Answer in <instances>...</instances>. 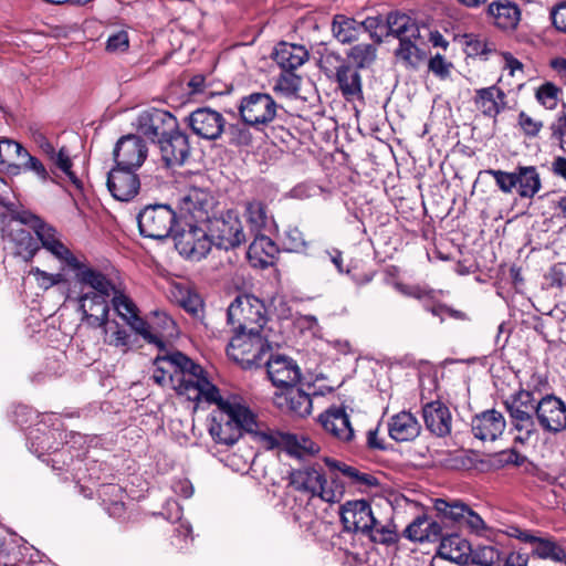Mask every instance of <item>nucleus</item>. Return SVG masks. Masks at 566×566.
Instances as JSON below:
<instances>
[{"instance_id":"obj_55","label":"nucleus","mask_w":566,"mask_h":566,"mask_svg":"<svg viewBox=\"0 0 566 566\" xmlns=\"http://www.w3.org/2000/svg\"><path fill=\"white\" fill-rule=\"evenodd\" d=\"M111 325L114 326L115 329L109 335L107 340L108 345L120 348L126 353L132 346L130 334L116 321H112Z\"/></svg>"},{"instance_id":"obj_6","label":"nucleus","mask_w":566,"mask_h":566,"mask_svg":"<svg viewBox=\"0 0 566 566\" xmlns=\"http://www.w3.org/2000/svg\"><path fill=\"white\" fill-rule=\"evenodd\" d=\"M504 406L509 412L510 420L515 430L528 440L536 433V417L538 399L528 390H518L510 396ZM522 440V437H518Z\"/></svg>"},{"instance_id":"obj_29","label":"nucleus","mask_w":566,"mask_h":566,"mask_svg":"<svg viewBox=\"0 0 566 566\" xmlns=\"http://www.w3.org/2000/svg\"><path fill=\"white\" fill-rule=\"evenodd\" d=\"M471 549L472 546L468 541L448 532L440 543L438 554L448 562L468 564Z\"/></svg>"},{"instance_id":"obj_38","label":"nucleus","mask_w":566,"mask_h":566,"mask_svg":"<svg viewBox=\"0 0 566 566\" xmlns=\"http://www.w3.org/2000/svg\"><path fill=\"white\" fill-rule=\"evenodd\" d=\"M552 138L558 140L560 148L566 153V113L563 112L549 126ZM553 171L566 179V158L557 157L553 161Z\"/></svg>"},{"instance_id":"obj_57","label":"nucleus","mask_w":566,"mask_h":566,"mask_svg":"<svg viewBox=\"0 0 566 566\" xmlns=\"http://www.w3.org/2000/svg\"><path fill=\"white\" fill-rule=\"evenodd\" d=\"M463 527L478 535L486 531V524L483 518L469 505L467 506V512L463 514V520L461 521L459 528Z\"/></svg>"},{"instance_id":"obj_28","label":"nucleus","mask_w":566,"mask_h":566,"mask_svg":"<svg viewBox=\"0 0 566 566\" xmlns=\"http://www.w3.org/2000/svg\"><path fill=\"white\" fill-rule=\"evenodd\" d=\"M275 402L280 408H286L297 417H306L312 412V398L295 386L275 396Z\"/></svg>"},{"instance_id":"obj_30","label":"nucleus","mask_w":566,"mask_h":566,"mask_svg":"<svg viewBox=\"0 0 566 566\" xmlns=\"http://www.w3.org/2000/svg\"><path fill=\"white\" fill-rule=\"evenodd\" d=\"M334 78L346 101L352 102L363 98V81L357 67L347 63Z\"/></svg>"},{"instance_id":"obj_10","label":"nucleus","mask_w":566,"mask_h":566,"mask_svg":"<svg viewBox=\"0 0 566 566\" xmlns=\"http://www.w3.org/2000/svg\"><path fill=\"white\" fill-rule=\"evenodd\" d=\"M213 197L201 188H189L178 200L177 219L185 224H207L211 217Z\"/></svg>"},{"instance_id":"obj_7","label":"nucleus","mask_w":566,"mask_h":566,"mask_svg":"<svg viewBox=\"0 0 566 566\" xmlns=\"http://www.w3.org/2000/svg\"><path fill=\"white\" fill-rule=\"evenodd\" d=\"M282 108L274 98L262 92H253L240 99L238 111L244 123L256 130H263L277 116V111Z\"/></svg>"},{"instance_id":"obj_13","label":"nucleus","mask_w":566,"mask_h":566,"mask_svg":"<svg viewBox=\"0 0 566 566\" xmlns=\"http://www.w3.org/2000/svg\"><path fill=\"white\" fill-rule=\"evenodd\" d=\"M340 521L346 532L371 534L378 524L367 500L347 501L340 506Z\"/></svg>"},{"instance_id":"obj_14","label":"nucleus","mask_w":566,"mask_h":566,"mask_svg":"<svg viewBox=\"0 0 566 566\" xmlns=\"http://www.w3.org/2000/svg\"><path fill=\"white\" fill-rule=\"evenodd\" d=\"M177 126V118L172 114L156 108L143 112L137 118L138 132L157 145Z\"/></svg>"},{"instance_id":"obj_49","label":"nucleus","mask_w":566,"mask_h":566,"mask_svg":"<svg viewBox=\"0 0 566 566\" xmlns=\"http://www.w3.org/2000/svg\"><path fill=\"white\" fill-rule=\"evenodd\" d=\"M464 39L465 50L470 56H488L490 53L495 51L494 43L489 42L485 38H482L480 35L465 34Z\"/></svg>"},{"instance_id":"obj_48","label":"nucleus","mask_w":566,"mask_h":566,"mask_svg":"<svg viewBox=\"0 0 566 566\" xmlns=\"http://www.w3.org/2000/svg\"><path fill=\"white\" fill-rule=\"evenodd\" d=\"M112 305L117 315L127 321V315H136L139 313L137 305L122 290H117L112 296Z\"/></svg>"},{"instance_id":"obj_22","label":"nucleus","mask_w":566,"mask_h":566,"mask_svg":"<svg viewBox=\"0 0 566 566\" xmlns=\"http://www.w3.org/2000/svg\"><path fill=\"white\" fill-rule=\"evenodd\" d=\"M324 430L343 442H350L354 439V429L349 416L343 407L332 406L318 418Z\"/></svg>"},{"instance_id":"obj_53","label":"nucleus","mask_w":566,"mask_h":566,"mask_svg":"<svg viewBox=\"0 0 566 566\" xmlns=\"http://www.w3.org/2000/svg\"><path fill=\"white\" fill-rule=\"evenodd\" d=\"M182 308L189 313L195 319L201 322L207 326L203 322V310L205 304L202 298L196 293H188L182 297L180 302Z\"/></svg>"},{"instance_id":"obj_1","label":"nucleus","mask_w":566,"mask_h":566,"mask_svg":"<svg viewBox=\"0 0 566 566\" xmlns=\"http://www.w3.org/2000/svg\"><path fill=\"white\" fill-rule=\"evenodd\" d=\"M212 403L217 409L210 417L209 433L219 444L233 446L244 433L259 436V424L254 412L237 396H220Z\"/></svg>"},{"instance_id":"obj_4","label":"nucleus","mask_w":566,"mask_h":566,"mask_svg":"<svg viewBox=\"0 0 566 566\" xmlns=\"http://www.w3.org/2000/svg\"><path fill=\"white\" fill-rule=\"evenodd\" d=\"M266 321L263 302L253 295H238L227 311V322L233 327V333L261 332Z\"/></svg>"},{"instance_id":"obj_34","label":"nucleus","mask_w":566,"mask_h":566,"mask_svg":"<svg viewBox=\"0 0 566 566\" xmlns=\"http://www.w3.org/2000/svg\"><path fill=\"white\" fill-rule=\"evenodd\" d=\"M515 185L521 198L532 199L542 188L539 174L534 166H516Z\"/></svg>"},{"instance_id":"obj_62","label":"nucleus","mask_w":566,"mask_h":566,"mask_svg":"<svg viewBox=\"0 0 566 566\" xmlns=\"http://www.w3.org/2000/svg\"><path fill=\"white\" fill-rule=\"evenodd\" d=\"M558 88L552 83H545L536 91L537 101L546 108L552 109L557 104Z\"/></svg>"},{"instance_id":"obj_60","label":"nucleus","mask_w":566,"mask_h":566,"mask_svg":"<svg viewBox=\"0 0 566 566\" xmlns=\"http://www.w3.org/2000/svg\"><path fill=\"white\" fill-rule=\"evenodd\" d=\"M517 125L526 137L535 138L538 136L543 128V122L532 118L524 111H521L517 116Z\"/></svg>"},{"instance_id":"obj_33","label":"nucleus","mask_w":566,"mask_h":566,"mask_svg":"<svg viewBox=\"0 0 566 566\" xmlns=\"http://www.w3.org/2000/svg\"><path fill=\"white\" fill-rule=\"evenodd\" d=\"M385 36H395L398 40L401 38L413 36L420 38V30L417 22L408 14L398 11L390 12L386 17V32Z\"/></svg>"},{"instance_id":"obj_25","label":"nucleus","mask_w":566,"mask_h":566,"mask_svg":"<svg viewBox=\"0 0 566 566\" xmlns=\"http://www.w3.org/2000/svg\"><path fill=\"white\" fill-rule=\"evenodd\" d=\"M42 247L53 254L57 260L65 263L70 269L78 268L77 258L56 237V230L46 222L35 233Z\"/></svg>"},{"instance_id":"obj_36","label":"nucleus","mask_w":566,"mask_h":566,"mask_svg":"<svg viewBox=\"0 0 566 566\" xmlns=\"http://www.w3.org/2000/svg\"><path fill=\"white\" fill-rule=\"evenodd\" d=\"M467 506L461 501H448L444 499H436L433 504L437 517L443 523L446 528L460 527L463 514L467 512Z\"/></svg>"},{"instance_id":"obj_41","label":"nucleus","mask_w":566,"mask_h":566,"mask_svg":"<svg viewBox=\"0 0 566 566\" xmlns=\"http://www.w3.org/2000/svg\"><path fill=\"white\" fill-rule=\"evenodd\" d=\"M469 562L479 566H501L502 552L491 545L472 547Z\"/></svg>"},{"instance_id":"obj_16","label":"nucleus","mask_w":566,"mask_h":566,"mask_svg":"<svg viewBox=\"0 0 566 566\" xmlns=\"http://www.w3.org/2000/svg\"><path fill=\"white\" fill-rule=\"evenodd\" d=\"M147 146L140 136L129 134L122 136L113 150L117 167L137 170L146 160Z\"/></svg>"},{"instance_id":"obj_3","label":"nucleus","mask_w":566,"mask_h":566,"mask_svg":"<svg viewBox=\"0 0 566 566\" xmlns=\"http://www.w3.org/2000/svg\"><path fill=\"white\" fill-rule=\"evenodd\" d=\"M271 349L261 332H237L227 346V355L243 369H252L263 365Z\"/></svg>"},{"instance_id":"obj_15","label":"nucleus","mask_w":566,"mask_h":566,"mask_svg":"<svg viewBox=\"0 0 566 566\" xmlns=\"http://www.w3.org/2000/svg\"><path fill=\"white\" fill-rule=\"evenodd\" d=\"M536 423L544 432L559 433L566 429V402L547 394L538 399Z\"/></svg>"},{"instance_id":"obj_26","label":"nucleus","mask_w":566,"mask_h":566,"mask_svg":"<svg viewBox=\"0 0 566 566\" xmlns=\"http://www.w3.org/2000/svg\"><path fill=\"white\" fill-rule=\"evenodd\" d=\"M78 268H71L75 271V280L82 284L92 287V293L101 295L113 296L118 290L114 283L101 271L87 266L85 263L77 260Z\"/></svg>"},{"instance_id":"obj_47","label":"nucleus","mask_w":566,"mask_h":566,"mask_svg":"<svg viewBox=\"0 0 566 566\" xmlns=\"http://www.w3.org/2000/svg\"><path fill=\"white\" fill-rule=\"evenodd\" d=\"M361 34L368 33L375 44L382 43L386 32V19L382 15L367 17L365 20L359 21Z\"/></svg>"},{"instance_id":"obj_12","label":"nucleus","mask_w":566,"mask_h":566,"mask_svg":"<svg viewBox=\"0 0 566 566\" xmlns=\"http://www.w3.org/2000/svg\"><path fill=\"white\" fill-rule=\"evenodd\" d=\"M260 440L270 450L279 448L297 458L314 455L321 450L318 443L305 434L284 431L262 432Z\"/></svg>"},{"instance_id":"obj_35","label":"nucleus","mask_w":566,"mask_h":566,"mask_svg":"<svg viewBox=\"0 0 566 566\" xmlns=\"http://www.w3.org/2000/svg\"><path fill=\"white\" fill-rule=\"evenodd\" d=\"M333 36L342 44H350L361 35L360 24L353 17L335 14L331 25Z\"/></svg>"},{"instance_id":"obj_32","label":"nucleus","mask_w":566,"mask_h":566,"mask_svg":"<svg viewBox=\"0 0 566 566\" xmlns=\"http://www.w3.org/2000/svg\"><path fill=\"white\" fill-rule=\"evenodd\" d=\"M273 59L283 71H294L308 59V52L303 45L280 43L273 53Z\"/></svg>"},{"instance_id":"obj_44","label":"nucleus","mask_w":566,"mask_h":566,"mask_svg":"<svg viewBox=\"0 0 566 566\" xmlns=\"http://www.w3.org/2000/svg\"><path fill=\"white\" fill-rule=\"evenodd\" d=\"M376 53L375 43H359L348 51L347 57L354 63L353 66L359 70L370 66L376 60Z\"/></svg>"},{"instance_id":"obj_45","label":"nucleus","mask_w":566,"mask_h":566,"mask_svg":"<svg viewBox=\"0 0 566 566\" xmlns=\"http://www.w3.org/2000/svg\"><path fill=\"white\" fill-rule=\"evenodd\" d=\"M302 78L294 71H283L275 80L273 91L282 96L292 97L297 94Z\"/></svg>"},{"instance_id":"obj_9","label":"nucleus","mask_w":566,"mask_h":566,"mask_svg":"<svg viewBox=\"0 0 566 566\" xmlns=\"http://www.w3.org/2000/svg\"><path fill=\"white\" fill-rule=\"evenodd\" d=\"M175 248L190 261H201L211 251L212 244L206 224H185L174 233Z\"/></svg>"},{"instance_id":"obj_63","label":"nucleus","mask_w":566,"mask_h":566,"mask_svg":"<svg viewBox=\"0 0 566 566\" xmlns=\"http://www.w3.org/2000/svg\"><path fill=\"white\" fill-rule=\"evenodd\" d=\"M247 126L239 124L229 126L230 144L235 146H250L252 144V134Z\"/></svg>"},{"instance_id":"obj_59","label":"nucleus","mask_w":566,"mask_h":566,"mask_svg":"<svg viewBox=\"0 0 566 566\" xmlns=\"http://www.w3.org/2000/svg\"><path fill=\"white\" fill-rule=\"evenodd\" d=\"M27 149L18 142L2 139L0 142V164L9 163L13 156L22 159Z\"/></svg>"},{"instance_id":"obj_23","label":"nucleus","mask_w":566,"mask_h":566,"mask_svg":"<svg viewBox=\"0 0 566 566\" xmlns=\"http://www.w3.org/2000/svg\"><path fill=\"white\" fill-rule=\"evenodd\" d=\"M426 428L439 438L451 433L452 416L449 408L440 400L430 401L422 407Z\"/></svg>"},{"instance_id":"obj_19","label":"nucleus","mask_w":566,"mask_h":566,"mask_svg":"<svg viewBox=\"0 0 566 566\" xmlns=\"http://www.w3.org/2000/svg\"><path fill=\"white\" fill-rule=\"evenodd\" d=\"M107 189L118 201H130L139 192L140 180L136 170L115 166L107 174Z\"/></svg>"},{"instance_id":"obj_27","label":"nucleus","mask_w":566,"mask_h":566,"mask_svg":"<svg viewBox=\"0 0 566 566\" xmlns=\"http://www.w3.org/2000/svg\"><path fill=\"white\" fill-rule=\"evenodd\" d=\"M421 432L418 419L409 411L394 415L388 422V433L397 442L415 440Z\"/></svg>"},{"instance_id":"obj_58","label":"nucleus","mask_w":566,"mask_h":566,"mask_svg":"<svg viewBox=\"0 0 566 566\" xmlns=\"http://www.w3.org/2000/svg\"><path fill=\"white\" fill-rule=\"evenodd\" d=\"M284 244L286 250L297 253L306 252L308 245L303 232L297 228H291L285 232Z\"/></svg>"},{"instance_id":"obj_52","label":"nucleus","mask_w":566,"mask_h":566,"mask_svg":"<svg viewBox=\"0 0 566 566\" xmlns=\"http://www.w3.org/2000/svg\"><path fill=\"white\" fill-rule=\"evenodd\" d=\"M261 253L269 259H273L277 253L275 243L266 235L256 237L249 247V256L259 255Z\"/></svg>"},{"instance_id":"obj_40","label":"nucleus","mask_w":566,"mask_h":566,"mask_svg":"<svg viewBox=\"0 0 566 566\" xmlns=\"http://www.w3.org/2000/svg\"><path fill=\"white\" fill-rule=\"evenodd\" d=\"M416 40L417 39L413 36L401 38V40H399V46L395 52L398 59L412 67L418 66L426 57V52L418 48L415 42Z\"/></svg>"},{"instance_id":"obj_56","label":"nucleus","mask_w":566,"mask_h":566,"mask_svg":"<svg viewBox=\"0 0 566 566\" xmlns=\"http://www.w3.org/2000/svg\"><path fill=\"white\" fill-rule=\"evenodd\" d=\"M443 523L436 516V518L427 516V523L424 525L423 542H440L446 537L448 531H446Z\"/></svg>"},{"instance_id":"obj_5","label":"nucleus","mask_w":566,"mask_h":566,"mask_svg":"<svg viewBox=\"0 0 566 566\" xmlns=\"http://www.w3.org/2000/svg\"><path fill=\"white\" fill-rule=\"evenodd\" d=\"M137 223L143 237L164 240L174 233L177 212L166 203L148 205L138 212Z\"/></svg>"},{"instance_id":"obj_20","label":"nucleus","mask_w":566,"mask_h":566,"mask_svg":"<svg viewBox=\"0 0 566 566\" xmlns=\"http://www.w3.org/2000/svg\"><path fill=\"white\" fill-rule=\"evenodd\" d=\"M158 147L166 167L182 166L190 156L189 137L180 130L179 125L171 134L159 140Z\"/></svg>"},{"instance_id":"obj_24","label":"nucleus","mask_w":566,"mask_h":566,"mask_svg":"<svg viewBox=\"0 0 566 566\" xmlns=\"http://www.w3.org/2000/svg\"><path fill=\"white\" fill-rule=\"evenodd\" d=\"M473 103L485 117L496 119L506 108V94L496 85L475 90Z\"/></svg>"},{"instance_id":"obj_18","label":"nucleus","mask_w":566,"mask_h":566,"mask_svg":"<svg viewBox=\"0 0 566 566\" xmlns=\"http://www.w3.org/2000/svg\"><path fill=\"white\" fill-rule=\"evenodd\" d=\"M263 365L266 366V374L271 382L284 391L295 386L301 379L300 367L287 356L270 354Z\"/></svg>"},{"instance_id":"obj_2","label":"nucleus","mask_w":566,"mask_h":566,"mask_svg":"<svg viewBox=\"0 0 566 566\" xmlns=\"http://www.w3.org/2000/svg\"><path fill=\"white\" fill-rule=\"evenodd\" d=\"M158 363H166L174 368L169 384L177 395L192 401L203 399L210 403L221 396L219 388L208 379L206 370L184 353L172 350L158 354L155 364Z\"/></svg>"},{"instance_id":"obj_46","label":"nucleus","mask_w":566,"mask_h":566,"mask_svg":"<svg viewBox=\"0 0 566 566\" xmlns=\"http://www.w3.org/2000/svg\"><path fill=\"white\" fill-rule=\"evenodd\" d=\"M50 160L69 178V180L75 186L76 189H82L83 182L72 170L73 164L70 154L64 146L61 147L60 150L50 158Z\"/></svg>"},{"instance_id":"obj_17","label":"nucleus","mask_w":566,"mask_h":566,"mask_svg":"<svg viewBox=\"0 0 566 566\" xmlns=\"http://www.w3.org/2000/svg\"><path fill=\"white\" fill-rule=\"evenodd\" d=\"M191 130L199 137L216 140L221 137L226 127L223 115L210 107H199L187 117Z\"/></svg>"},{"instance_id":"obj_11","label":"nucleus","mask_w":566,"mask_h":566,"mask_svg":"<svg viewBox=\"0 0 566 566\" xmlns=\"http://www.w3.org/2000/svg\"><path fill=\"white\" fill-rule=\"evenodd\" d=\"M290 485L296 491L308 492L312 495L319 496L325 502H337L343 492L327 488V481L322 469L305 467L293 470L289 476Z\"/></svg>"},{"instance_id":"obj_42","label":"nucleus","mask_w":566,"mask_h":566,"mask_svg":"<svg viewBox=\"0 0 566 566\" xmlns=\"http://www.w3.org/2000/svg\"><path fill=\"white\" fill-rule=\"evenodd\" d=\"M319 54L318 66L328 78L339 73V71L348 63L339 53L324 46L317 51Z\"/></svg>"},{"instance_id":"obj_50","label":"nucleus","mask_w":566,"mask_h":566,"mask_svg":"<svg viewBox=\"0 0 566 566\" xmlns=\"http://www.w3.org/2000/svg\"><path fill=\"white\" fill-rule=\"evenodd\" d=\"M248 220L255 230H261L268 224V207L259 200L247 203Z\"/></svg>"},{"instance_id":"obj_37","label":"nucleus","mask_w":566,"mask_h":566,"mask_svg":"<svg viewBox=\"0 0 566 566\" xmlns=\"http://www.w3.org/2000/svg\"><path fill=\"white\" fill-rule=\"evenodd\" d=\"M533 545L531 556L538 559H549L555 563L566 562V551L564 546L554 541L552 537H541L534 535L532 542Z\"/></svg>"},{"instance_id":"obj_54","label":"nucleus","mask_w":566,"mask_h":566,"mask_svg":"<svg viewBox=\"0 0 566 566\" xmlns=\"http://www.w3.org/2000/svg\"><path fill=\"white\" fill-rule=\"evenodd\" d=\"M21 160L20 165H10V167L14 169L22 167L24 171L34 172L43 181H46L50 178L44 165L36 157L31 156L28 150L24 153Z\"/></svg>"},{"instance_id":"obj_31","label":"nucleus","mask_w":566,"mask_h":566,"mask_svg":"<svg viewBox=\"0 0 566 566\" xmlns=\"http://www.w3.org/2000/svg\"><path fill=\"white\" fill-rule=\"evenodd\" d=\"M488 13L502 30H514L521 20L518 6L510 0H499L489 4Z\"/></svg>"},{"instance_id":"obj_43","label":"nucleus","mask_w":566,"mask_h":566,"mask_svg":"<svg viewBox=\"0 0 566 566\" xmlns=\"http://www.w3.org/2000/svg\"><path fill=\"white\" fill-rule=\"evenodd\" d=\"M10 237L17 245V253L27 262L31 261L40 249L38 241L24 229L17 230Z\"/></svg>"},{"instance_id":"obj_61","label":"nucleus","mask_w":566,"mask_h":566,"mask_svg":"<svg viewBox=\"0 0 566 566\" xmlns=\"http://www.w3.org/2000/svg\"><path fill=\"white\" fill-rule=\"evenodd\" d=\"M485 172L491 175L494 178L496 186L504 193H511L512 190L514 188H516L515 171L507 172V171L500 170V169L499 170L489 169Z\"/></svg>"},{"instance_id":"obj_21","label":"nucleus","mask_w":566,"mask_h":566,"mask_svg":"<svg viewBox=\"0 0 566 566\" xmlns=\"http://www.w3.org/2000/svg\"><path fill=\"white\" fill-rule=\"evenodd\" d=\"M505 426L503 415L495 409L484 410L471 420L473 436L482 441L496 440L503 433Z\"/></svg>"},{"instance_id":"obj_64","label":"nucleus","mask_w":566,"mask_h":566,"mask_svg":"<svg viewBox=\"0 0 566 566\" xmlns=\"http://www.w3.org/2000/svg\"><path fill=\"white\" fill-rule=\"evenodd\" d=\"M129 48L128 33L124 30L111 34L106 41V51L111 53H123Z\"/></svg>"},{"instance_id":"obj_51","label":"nucleus","mask_w":566,"mask_h":566,"mask_svg":"<svg viewBox=\"0 0 566 566\" xmlns=\"http://www.w3.org/2000/svg\"><path fill=\"white\" fill-rule=\"evenodd\" d=\"M108 297L98 293H84L78 297L80 311L82 314L103 312V306L108 305Z\"/></svg>"},{"instance_id":"obj_39","label":"nucleus","mask_w":566,"mask_h":566,"mask_svg":"<svg viewBox=\"0 0 566 566\" xmlns=\"http://www.w3.org/2000/svg\"><path fill=\"white\" fill-rule=\"evenodd\" d=\"M126 323L147 343L156 345L158 349L163 352V354L168 352L166 349V343L163 340V335H158L156 332H154V327H151L144 318H142L139 313L136 315H127Z\"/></svg>"},{"instance_id":"obj_8","label":"nucleus","mask_w":566,"mask_h":566,"mask_svg":"<svg viewBox=\"0 0 566 566\" xmlns=\"http://www.w3.org/2000/svg\"><path fill=\"white\" fill-rule=\"evenodd\" d=\"M211 244L221 250H231L245 242V234L239 214L228 210L219 217H210L206 224Z\"/></svg>"}]
</instances>
